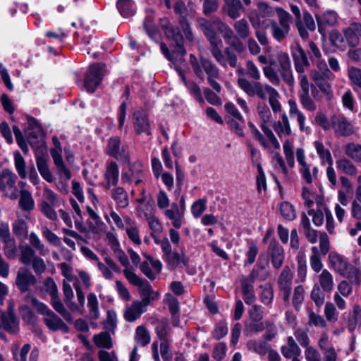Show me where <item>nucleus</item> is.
<instances>
[{"instance_id": "obj_62", "label": "nucleus", "mask_w": 361, "mask_h": 361, "mask_svg": "<svg viewBox=\"0 0 361 361\" xmlns=\"http://www.w3.org/2000/svg\"><path fill=\"white\" fill-rule=\"evenodd\" d=\"M348 324L350 330H354L357 325L361 324V307L358 305L353 306V312L349 315Z\"/></svg>"}, {"instance_id": "obj_42", "label": "nucleus", "mask_w": 361, "mask_h": 361, "mask_svg": "<svg viewBox=\"0 0 361 361\" xmlns=\"http://www.w3.org/2000/svg\"><path fill=\"white\" fill-rule=\"evenodd\" d=\"M345 155L356 163H361V144L348 142L344 146Z\"/></svg>"}, {"instance_id": "obj_10", "label": "nucleus", "mask_w": 361, "mask_h": 361, "mask_svg": "<svg viewBox=\"0 0 361 361\" xmlns=\"http://www.w3.org/2000/svg\"><path fill=\"white\" fill-rule=\"evenodd\" d=\"M104 65L99 63L89 67L84 80V86L87 91L93 92L99 86L104 73Z\"/></svg>"}, {"instance_id": "obj_52", "label": "nucleus", "mask_w": 361, "mask_h": 361, "mask_svg": "<svg viewBox=\"0 0 361 361\" xmlns=\"http://www.w3.org/2000/svg\"><path fill=\"white\" fill-rule=\"evenodd\" d=\"M341 276L346 277L353 285L360 286L361 283V271L356 267L348 264L345 274Z\"/></svg>"}, {"instance_id": "obj_26", "label": "nucleus", "mask_w": 361, "mask_h": 361, "mask_svg": "<svg viewBox=\"0 0 361 361\" xmlns=\"http://www.w3.org/2000/svg\"><path fill=\"white\" fill-rule=\"evenodd\" d=\"M183 59L181 61H179L178 62L173 61L176 66V69L178 72L179 75L180 76L182 81L185 84V87L188 88V90L190 91L191 94L194 97V98L200 102H203V98L202 97V93L200 88L199 86L193 81H188L186 80V78L181 71L180 68L178 66L179 64H180L182 62H183Z\"/></svg>"}, {"instance_id": "obj_40", "label": "nucleus", "mask_w": 361, "mask_h": 361, "mask_svg": "<svg viewBox=\"0 0 361 361\" xmlns=\"http://www.w3.org/2000/svg\"><path fill=\"white\" fill-rule=\"evenodd\" d=\"M30 245L35 251L38 252L42 256H46L49 253L48 247L42 243L39 237L34 232L28 235Z\"/></svg>"}, {"instance_id": "obj_57", "label": "nucleus", "mask_w": 361, "mask_h": 361, "mask_svg": "<svg viewBox=\"0 0 361 361\" xmlns=\"http://www.w3.org/2000/svg\"><path fill=\"white\" fill-rule=\"evenodd\" d=\"M308 320L307 325L310 326H316L320 328H325L326 326V322L325 319L320 314L314 312L312 310H307Z\"/></svg>"}, {"instance_id": "obj_4", "label": "nucleus", "mask_w": 361, "mask_h": 361, "mask_svg": "<svg viewBox=\"0 0 361 361\" xmlns=\"http://www.w3.org/2000/svg\"><path fill=\"white\" fill-rule=\"evenodd\" d=\"M125 276L128 281L139 287V293L142 298L140 302L147 307L154 300L159 298V293L154 292L148 281L142 280L134 271L126 270Z\"/></svg>"}, {"instance_id": "obj_3", "label": "nucleus", "mask_w": 361, "mask_h": 361, "mask_svg": "<svg viewBox=\"0 0 361 361\" xmlns=\"http://www.w3.org/2000/svg\"><path fill=\"white\" fill-rule=\"evenodd\" d=\"M190 62L195 74L201 80L204 79V72L207 74L210 86L217 92L221 90V85L216 81L220 78L218 68L209 60L200 57L198 60L193 54L190 55Z\"/></svg>"}, {"instance_id": "obj_50", "label": "nucleus", "mask_w": 361, "mask_h": 361, "mask_svg": "<svg viewBox=\"0 0 361 361\" xmlns=\"http://www.w3.org/2000/svg\"><path fill=\"white\" fill-rule=\"evenodd\" d=\"M135 340L142 346L148 345L151 341L149 331L142 325L138 326L135 329Z\"/></svg>"}, {"instance_id": "obj_36", "label": "nucleus", "mask_w": 361, "mask_h": 361, "mask_svg": "<svg viewBox=\"0 0 361 361\" xmlns=\"http://www.w3.org/2000/svg\"><path fill=\"white\" fill-rule=\"evenodd\" d=\"M336 166L339 171L348 176H355L357 173V169L355 165L346 157H342L336 160Z\"/></svg>"}, {"instance_id": "obj_45", "label": "nucleus", "mask_w": 361, "mask_h": 361, "mask_svg": "<svg viewBox=\"0 0 361 361\" xmlns=\"http://www.w3.org/2000/svg\"><path fill=\"white\" fill-rule=\"evenodd\" d=\"M36 156V164L41 176L48 182H52V176L49 169L47 159L44 157L40 156L39 152H37Z\"/></svg>"}, {"instance_id": "obj_38", "label": "nucleus", "mask_w": 361, "mask_h": 361, "mask_svg": "<svg viewBox=\"0 0 361 361\" xmlns=\"http://www.w3.org/2000/svg\"><path fill=\"white\" fill-rule=\"evenodd\" d=\"M281 353L286 358L299 356L301 354V350L295 343L292 336L287 338V343L281 348Z\"/></svg>"}, {"instance_id": "obj_48", "label": "nucleus", "mask_w": 361, "mask_h": 361, "mask_svg": "<svg viewBox=\"0 0 361 361\" xmlns=\"http://www.w3.org/2000/svg\"><path fill=\"white\" fill-rule=\"evenodd\" d=\"M117 8L124 18L130 17L135 12V5L132 0H118L117 1Z\"/></svg>"}, {"instance_id": "obj_12", "label": "nucleus", "mask_w": 361, "mask_h": 361, "mask_svg": "<svg viewBox=\"0 0 361 361\" xmlns=\"http://www.w3.org/2000/svg\"><path fill=\"white\" fill-rule=\"evenodd\" d=\"M221 45L216 44L211 47V52L215 60L224 68L227 67L228 65L233 68L236 67L238 63L236 54L228 47L221 51Z\"/></svg>"}, {"instance_id": "obj_21", "label": "nucleus", "mask_w": 361, "mask_h": 361, "mask_svg": "<svg viewBox=\"0 0 361 361\" xmlns=\"http://www.w3.org/2000/svg\"><path fill=\"white\" fill-rule=\"evenodd\" d=\"M97 268L102 276L106 280H111L114 278V273H120V269L116 263L109 257L104 258V263L98 261Z\"/></svg>"}, {"instance_id": "obj_41", "label": "nucleus", "mask_w": 361, "mask_h": 361, "mask_svg": "<svg viewBox=\"0 0 361 361\" xmlns=\"http://www.w3.org/2000/svg\"><path fill=\"white\" fill-rule=\"evenodd\" d=\"M246 347L250 351L264 355L268 353L270 345L263 340L252 339L247 343Z\"/></svg>"}, {"instance_id": "obj_58", "label": "nucleus", "mask_w": 361, "mask_h": 361, "mask_svg": "<svg viewBox=\"0 0 361 361\" xmlns=\"http://www.w3.org/2000/svg\"><path fill=\"white\" fill-rule=\"evenodd\" d=\"M19 204L21 208L25 211H30L35 207V201L31 193L26 190H20Z\"/></svg>"}, {"instance_id": "obj_64", "label": "nucleus", "mask_w": 361, "mask_h": 361, "mask_svg": "<svg viewBox=\"0 0 361 361\" xmlns=\"http://www.w3.org/2000/svg\"><path fill=\"white\" fill-rule=\"evenodd\" d=\"M94 341L97 346L109 349L112 347L110 335L106 332H102L94 337Z\"/></svg>"}, {"instance_id": "obj_15", "label": "nucleus", "mask_w": 361, "mask_h": 361, "mask_svg": "<svg viewBox=\"0 0 361 361\" xmlns=\"http://www.w3.org/2000/svg\"><path fill=\"white\" fill-rule=\"evenodd\" d=\"M219 22H221L219 18H215L212 21H209L204 18L198 20L200 27L209 40L211 47L216 44H222L221 39L217 37L216 33V30H217L216 25Z\"/></svg>"}, {"instance_id": "obj_39", "label": "nucleus", "mask_w": 361, "mask_h": 361, "mask_svg": "<svg viewBox=\"0 0 361 361\" xmlns=\"http://www.w3.org/2000/svg\"><path fill=\"white\" fill-rule=\"evenodd\" d=\"M46 325L49 329L56 331L59 329L68 331V326L54 312H51L44 319Z\"/></svg>"}, {"instance_id": "obj_53", "label": "nucleus", "mask_w": 361, "mask_h": 361, "mask_svg": "<svg viewBox=\"0 0 361 361\" xmlns=\"http://www.w3.org/2000/svg\"><path fill=\"white\" fill-rule=\"evenodd\" d=\"M127 226L126 228V233L130 240L136 245H140L141 239L140 238L139 231L135 224L129 218L126 219Z\"/></svg>"}, {"instance_id": "obj_59", "label": "nucleus", "mask_w": 361, "mask_h": 361, "mask_svg": "<svg viewBox=\"0 0 361 361\" xmlns=\"http://www.w3.org/2000/svg\"><path fill=\"white\" fill-rule=\"evenodd\" d=\"M20 261L25 265L30 264L31 262L37 257L35 250L29 245L20 246Z\"/></svg>"}, {"instance_id": "obj_13", "label": "nucleus", "mask_w": 361, "mask_h": 361, "mask_svg": "<svg viewBox=\"0 0 361 361\" xmlns=\"http://www.w3.org/2000/svg\"><path fill=\"white\" fill-rule=\"evenodd\" d=\"M106 153L109 156L124 162H128L130 159L128 147L127 145L121 143V140L118 137H112L109 139Z\"/></svg>"}, {"instance_id": "obj_54", "label": "nucleus", "mask_w": 361, "mask_h": 361, "mask_svg": "<svg viewBox=\"0 0 361 361\" xmlns=\"http://www.w3.org/2000/svg\"><path fill=\"white\" fill-rule=\"evenodd\" d=\"M314 146L318 154L321 161L322 163H327L329 165H332L333 159L331 154L330 151L328 149H326L322 142L320 141H315L314 142Z\"/></svg>"}, {"instance_id": "obj_46", "label": "nucleus", "mask_w": 361, "mask_h": 361, "mask_svg": "<svg viewBox=\"0 0 361 361\" xmlns=\"http://www.w3.org/2000/svg\"><path fill=\"white\" fill-rule=\"evenodd\" d=\"M61 151L56 149H51V155L53 158L54 164L57 167L59 171L64 175V176L69 179L71 177V171L66 167L61 154Z\"/></svg>"}, {"instance_id": "obj_63", "label": "nucleus", "mask_w": 361, "mask_h": 361, "mask_svg": "<svg viewBox=\"0 0 361 361\" xmlns=\"http://www.w3.org/2000/svg\"><path fill=\"white\" fill-rule=\"evenodd\" d=\"M14 164L20 178L22 179H25L27 176L25 169V161L24 158L18 152L14 153Z\"/></svg>"}, {"instance_id": "obj_56", "label": "nucleus", "mask_w": 361, "mask_h": 361, "mask_svg": "<svg viewBox=\"0 0 361 361\" xmlns=\"http://www.w3.org/2000/svg\"><path fill=\"white\" fill-rule=\"evenodd\" d=\"M112 197L119 207L124 208L128 205V195L121 187H117L112 190Z\"/></svg>"}, {"instance_id": "obj_16", "label": "nucleus", "mask_w": 361, "mask_h": 361, "mask_svg": "<svg viewBox=\"0 0 361 361\" xmlns=\"http://www.w3.org/2000/svg\"><path fill=\"white\" fill-rule=\"evenodd\" d=\"M144 167L140 161H135L130 165L127 171L121 174V180L123 183H135L136 185H139L143 180Z\"/></svg>"}, {"instance_id": "obj_27", "label": "nucleus", "mask_w": 361, "mask_h": 361, "mask_svg": "<svg viewBox=\"0 0 361 361\" xmlns=\"http://www.w3.org/2000/svg\"><path fill=\"white\" fill-rule=\"evenodd\" d=\"M311 79L324 94L326 100L329 101L333 98L332 87L326 78H321L318 73L314 72L311 74Z\"/></svg>"}, {"instance_id": "obj_14", "label": "nucleus", "mask_w": 361, "mask_h": 361, "mask_svg": "<svg viewBox=\"0 0 361 361\" xmlns=\"http://www.w3.org/2000/svg\"><path fill=\"white\" fill-rule=\"evenodd\" d=\"M293 274L288 266H285L278 278L280 295L286 303H289L292 290Z\"/></svg>"}, {"instance_id": "obj_35", "label": "nucleus", "mask_w": 361, "mask_h": 361, "mask_svg": "<svg viewBox=\"0 0 361 361\" xmlns=\"http://www.w3.org/2000/svg\"><path fill=\"white\" fill-rule=\"evenodd\" d=\"M318 209L317 210L310 209L307 212L309 216L312 218V222L316 226H321L324 223V218L326 217V210L329 208L323 204L322 200L317 201Z\"/></svg>"}, {"instance_id": "obj_5", "label": "nucleus", "mask_w": 361, "mask_h": 361, "mask_svg": "<svg viewBox=\"0 0 361 361\" xmlns=\"http://www.w3.org/2000/svg\"><path fill=\"white\" fill-rule=\"evenodd\" d=\"M276 12L279 21L271 22V32L273 37L277 42H281L286 39L290 30V22L292 17L290 14L281 8H276Z\"/></svg>"}, {"instance_id": "obj_29", "label": "nucleus", "mask_w": 361, "mask_h": 361, "mask_svg": "<svg viewBox=\"0 0 361 361\" xmlns=\"http://www.w3.org/2000/svg\"><path fill=\"white\" fill-rule=\"evenodd\" d=\"M269 253L274 267L279 269L284 260L283 247L276 242H271L269 246Z\"/></svg>"}, {"instance_id": "obj_17", "label": "nucleus", "mask_w": 361, "mask_h": 361, "mask_svg": "<svg viewBox=\"0 0 361 361\" xmlns=\"http://www.w3.org/2000/svg\"><path fill=\"white\" fill-rule=\"evenodd\" d=\"M133 124L137 134L145 133L147 135L151 134V127L147 112L140 109L133 113Z\"/></svg>"}, {"instance_id": "obj_28", "label": "nucleus", "mask_w": 361, "mask_h": 361, "mask_svg": "<svg viewBox=\"0 0 361 361\" xmlns=\"http://www.w3.org/2000/svg\"><path fill=\"white\" fill-rule=\"evenodd\" d=\"M164 214L171 221L175 228L178 229L182 226L185 213L178 209L177 203L173 202L171 207L165 210Z\"/></svg>"}, {"instance_id": "obj_2", "label": "nucleus", "mask_w": 361, "mask_h": 361, "mask_svg": "<svg viewBox=\"0 0 361 361\" xmlns=\"http://www.w3.org/2000/svg\"><path fill=\"white\" fill-rule=\"evenodd\" d=\"M238 87L250 97L257 96L262 100H265L267 97L269 103L274 113L281 111V104L279 102V93L278 91L269 84H263L255 81L250 82L246 78L241 77L238 79Z\"/></svg>"}, {"instance_id": "obj_8", "label": "nucleus", "mask_w": 361, "mask_h": 361, "mask_svg": "<svg viewBox=\"0 0 361 361\" xmlns=\"http://www.w3.org/2000/svg\"><path fill=\"white\" fill-rule=\"evenodd\" d=\"M16 175L9 169H5L0 172V191L11 200L18 196V190L16 187Z\"/></svg>"}, {"instance_id": "obj_47", "label": "nucleus", "mask_w": 361, "mask_h": 361, "mask_svg": "<svg viewBox=\"0 0 361 361\" xmlns=\"http://www.w3.org/2000/svg\"><path fill=\"white\" fill-rule=\"evenodd\" d=\"M119 170L115 161H111L106 167L105 177L109 184L116 185L118 181Z\"/></svg>"}, {"instance_id": "obj_51", "label": "nucleus", "mask_w": 361, "mask_h": 361, "mask_svg": "<svg viewBox=\"0 0 361 361\" xmlns=\"http://www.w3.org/2000/svg\"><path fill=\"white\" fill-rule=\"evenodd\" d=\"M87 307L90 318L97 319L99 317V302L97 295L93 293L87 295Z\"/></svg>"}, {"instance_id": "obj_44", "label": "nucleus", "mask_w": 361, "mask_h": 361, "mask_svg": "<svg viewBox=\"0 0 361 361\" xmlns=\"http://www.w3.org/2000/svg\"><path fill=\"white\" fill-rule=\"evenodd\" d=\"M316 66L317 69H312L310 71V75L314 72L318 73L321 78H326L330 81L335 78V75L331 73V70L328 68L326 61L321 58L316 59Z\"/></svg>"}, {"instance_id": "obj_37", "label": "nucleus", "mask_w": 361, "mask_h": 361, "mask_svg": "<svg viewBox=\"0 0 361 361\" xmlns=\"http://www.w3.org/2000/svg\"><path fill=\"white\" fill-rule=\"evenodd\" d=\"M1 323V327L11 334H16L18 331V320L11 311L2 317Z\"/></svg>"}, {"instance_id": "obj_23", "label": "nucleus", "mask_w": 361, "mask_h": 361, "mask_svg": "<svg viewBox=\"0 0 361 361\" xmlns=\"http://www.w3.org/2000/svg\"><path fill=\"white\" fill-rule=\"evenodd\" d=\"M301 92L299 93V99L301 105L307 111H314L317 106L310 95V82L299 83Z\"/></svg>"}, {"instance_id": "obj_31", "label": "nucleus", "mask_w": 361, "mask_h": 361, "mask_svg": "<svg viewBox=\"0 0 361 361\" xmlns=\"http://www.w3.org/2000/svg\"><path fill=\"white\" fill-rule=\"evenodd\" d=\"M225 4L223 7L224 12L232 19L238 18L243 6L240 0H224Z\"/></svg>"}, {"instance_id": "obj_24", "label": "nucleus", "mask_w": 361, "mask_h": 361, "mask_svg": "<svg viewBox=\"0 0 361 361\" xmlns=\"http://www.w3.org/2000/svg\"><path fill=\"white\" fill-rule=\"evenodd\" d=\"M332 126L335 132L342 136H349L355 131L353 124L345 117L333 118Z\"/></svg>"}, {"instance_id": "obj_25", "label": "nucleus", "mask_w": 361, "mask_h": 361, "mask_svg": "<svg viewBox=\"0 0 361 361\" xmlns=\"http://www.w3.org/2000/svg\"><path fill=\"white\" fill-rule=\"evenodd\" d=\"M289 106V115L291 118H296L300 130L302 132H305L307 134L310 133V129L309 127L305 126V116L304 114L299 109L296 102L293 99H289L288 102Z\"/></svg>"}, {"instance_id": "obj_22", "label": "nucleus", "mask_w": 361, "mask_h": 361, "mask_svg": "<svg viewBox=\"0 0 361 361\" xmlns=\"http://www.w3.org/2000/svg\"><path fill=\"white\" fill-rule=\"evenodd\" d=\"M328 259L330 267L335 272L340 275L345 274L349 264L342 255L336 252H331Z\"/></svg>"}, {"instance_id": "obj_11", "label": "nucleus", "mask_w": 361, "mask_h": 361, "mask_svg": "<svg viewBox=\"0 0 361 361\" xmlns=\"http://www.w3.org/2000/svg\"><path fill=\"white\" fill-rule=\"evenodd\" d=\"M279 63V73L280 76L290 87H293L295 78L293 76L291 62L288 54L286 52H279L276 56Z\"/></svg>"}, {"instance_id": "obj_34", "label": "nucleus", "mask_w": 361, "mask_h": 361, "mask_svg": "<svg viewBox=\"0 0 361 361\" xmlns=\"http://www.w3.org/2000/svg\"><path fill=\"white\" fill-rule=\"evenodd\" d=\"M317 284L326 293L331 292L334 286L332 274L327 269H323L318 275Z\"/></svg>"}, {"instance_id": "obj_7", "label": "nucleus", "mask_w": 361, "mask_h": 361, "mask_svg": "<svg viewBox=\"0 0 361 361\" xmlns=\"http://www.w3.org/2000/svg\"><path fill=\"white\" fill-rule=\"evenodd\" d=\"M44 286L46 291L51 296V303L53 308L61 315L67 322H71L73 318L68 311L65 308L63 304L59 297L58 289L54 281L49 277L45 280Z\"/></svg>"}, {"instance_id": "obj_49", "label": "nucleus", "mask_w": 361, "mask_h": 361, "mask_svg": "<svg viewBox=\"0 0 361 361\" xmlns=\"http://www.w3.org/2000/svg\"><path fill=\"white\" fill-rule=\"evenodd\" d=\"M312 255L310 257V267L316 273L322 271L323 264L322 262L321 255L317 246H313L311 248Z\"/></svg>"}, {"instance_id": "obj_6", "label": "nucleus", "mask_w": 361, "mask_h": 361, "mask_svg": "<svg viewBox=\"0 0 361 361\" xmlns=\"http://www.w3.org/2000/svg\"><path fill=\"white\" fill-rule=\"evenodd\" d=\"M252 134L259 141L261 145L265 149H279L281 147L279 142L274 135L272 130L266 125L261 124L263 131L262 134L259 130L252 123H249Z\"/></svg>"}, {"instance_id": "obj_20", "label": "nucleus", "mask_w": 361, "mask_h": 361, "mask_svg": "<svg viewBox=\"0 0 361 361\" xmlns=\"http://www.w3.org/2000/svg\"><path fill=\"white\" fill-rule=\"evenodd\" d=\"M147 308L140 300H134L130 305L126 306L123 314L124 319L128 322H134L147 311Z\"/></svg>"}, {"instance_id": "obj_55", "label": "nucleus", "mask_w": 361, "mask_h": 361, "mask_svg": "<svg viewBox=\"0 0 361 361\" xmlns=\"http://www.w3.org/2000/svg\"><path fill=\"white\" fill-rule=\"evenodd\" d=\"M233 28L241 39L247 38L250 34L249 24L244 18L235 21L233 24Z\"/></svg>"}, {"instance_id": "obj_19", "label": "nucleus", "mask_w": 361, "mask_h": 361, "mask_svg": "<svg viewBox=\"0 0 361 361\" xmlns=\"http://www.w3.org/2000/svg\"><path fill=\"white\" fill-rule=\"evenodd\" d=\"M35 276L28 270L22 267L18 271L16 284L21 292H26L30 286L35 284Z\"/></svg>"}, {"instance_id": "obj_18", "label": "nucleus", "mask_w": 361, "mask_h": 361, "mask_svg": "<svg viewBox=\"0 0 361 361\" xmlns=\"http://www.w3.org/2000/svg\"><path fill=\"white\" fill-rule=\"evenodd\" d=\"M316 19L319 32L322 35H326V30L328 27L336 26L338 23V16L334 11H327L322 15H317Z\"/></svg>"}, {"instance_id": "obj_32", "label": "nucleus", "mask_w": 361, "mask_h": 361, "mask_svg": "<svg viewBox=\"0 0 361 361\" xmlns=\"http://www.w3.org/2000/svg\"><path fill=\"white\" fill-rule=\"evenodd\" d=\"M344 35L350 46L355 47L359 43V37L361 35V24L354 23L344 30Z\"/></svg>"}, {"instance_id": "obj_61", "label": "nucleus", "mask_w": 361, "mask_h": 361, "mask_svg": "<svg viewBox=\"0 0 361 361\" xmlns=\"http://www.w3.org/2000/svg\"><path fill=\"white\" fill-rule=\"evenodd\" d=\"M293 147V142L288 139L286 140L283 145L285 158L288 166L290 168H293L295 165Z\"/></svg>"}, {"instance_id": "obj_33", "label": "nucleus", "mask_w": 361, "mask_h": 361, "mask_svg": "<svg viewBox=\"0 0 361 361\" xmlns=\"http://www.w3.org/2000/svg\"><path fill=\"white\" fill-rule=\"evenodd\" d=\"M273 128L279 137L289 136L292 133L290 122L286 114H282L281 120L274 123Z\"/></svg>"}, {"instance_id": "obj_1", "label": "nucleus", "mask_w": 361, "mask_h": 361, "mask_svg": "<svg viewBox=\"0 0 361 361\" xmlns=\"http://www.w3.org/2000/svg\"><path fill=\"white\" fill-rule=\"evenodd\" d=\"M160 24L167 38L171 39L176 42V49L171 54L167 46L164 43H161L160 48L164 56L170 61L176 63L181 61L185 54V50L183 46V37L190 42L193 41L194 35L192 32L190 26L188 21L181 20L180 25L181 30L174 28L169 20L164 18L160 20Z\"/></svg>"}, {"instance_id": "obj_9", "label": "nucleus", "mask_w": 361, "mask_h": 361, "mask_svg": "<svg viewBox=\"0 0 361 361\" xmlns=\"http://www.w3.org/2000/svg\"><path fill=\"white\" fill-rule=\"evenodd\" d=\"M292 56L294 68L298 73L299 83L309 82L307 75L305 74V71L310 67V63L305 50L298 45L293 51Z\"/></svg>"}, {"instance_id": "obj_30", "label": "nucleus", "mask_w": 361, "mask_h": 361, "mask_svg": "<svg viewBox=\"0 0 361 361\" xmlns=\"http://www.w3.org/2000/svg\"><path fill=\"white\" fill-rule=\"evenodd\" d=\"M164 259L170 269H175L180 264H183L184 266H187L189 262V259L183 252L181 253H178L177 252L171 251L169 254H167L164 257Z\"/></svg>"}, {"instance_id": "obj_60", "label": "nucleus", "mask_w": 361, "mask_h": 361, "mask_svg": "<svg viewBox=\"0 0 361 361\" xmlns=\"http://www.w3.org/2000/svg\"><path fill=\"white\" fill-rule=\"evenodd\" d=\"M155 331L160 341L169 340L170 327L166 319L158 320L156 323Z\"/></svg>"}, {"instance_id": "obj_43", "label": "nucleus", "mask_w": 361, "mask_h": 361, "mask_svg": "<svg viewBox=\"0 0 361 361\" xmlns=\"http://www.w3.org/2000/svg\"><path fill=\"white\" fill-rule=\"evenodd\" d=\"M63 300L68 307L72 312L79 311L78 305L72 301L74 297L73 289L69 283L65 280L63 282Z\"/></svg>"}]
</instances>
